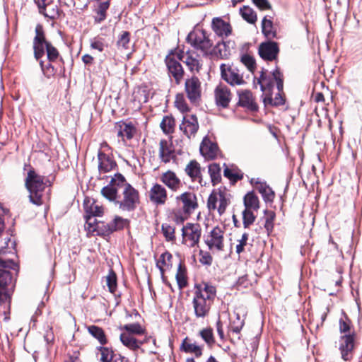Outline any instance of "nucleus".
Segmentation results:
<instances>
[{
	"instance_id": "nucleus-52",
	"label": "nucleus",
	"mask_w": 362,
	"mask_h": 362,
	"mask_svg": "<svg viewBox=\"0 0 362 362\" xmlns=\"http://www.w3.org/2000/svg\"><path fill=\"white\" fill-rule=\"evenodd\" d=\"M110 184L115 188H117V187H122L124 189L126 185L129 183L126 182L125 177L121 173H118L115 174L114 177H112Z\"/></svg>"
},
{
	"instance_id": "nucleus-49",
	"label": "nucleus",
	"mask_w": 362,
	"mask_h": 362,
	"mask_svg": "<svg viewBox=\"0 0 362 362\" xmlns=\"http://www.w3.org/2000/svg\"><path fill=\"white\" fill-rule=\"evenodd\" d=\"M256 216L252 211L248 209H245L243 211V224L245 228H249L255 221Z\"/></svg>"
},
{
	"instance_id": "nucleus-62",
	"label": "nucleus",
	"mask_w": 362,
	"mask_h": 362,
	"mask_svg": "<svg viewBox=\"0 0 362 362\" xmlns=\"http://www.w3.org/2000/svg\"><path fill=\"white\" fill-rule=\"evenodd\" d=\"M199 255L200 256L199 262L203 265L211 266L213 262V257L209 252L199 250Z\"/></svg>"
},
{
	"instance_id": "nucleus-51",
	"label": "nucleus",
	"mask_w": 362,
	"mask_h": 362,
	"mask_svg": "<svg viewBox=\"0 0 362 362\" xmlns=\"http://www.w3.org/2000/svg\"><path fill=\"white\" fill-rule=\"evenodd\" d=\"M185 272V269H182L181 264H180L176 274V280L180 289L185 287L187 284Z\"/></svg>"
},
{
	"instance_id": "nucleus-41",
	"label": "nucleus",
	"mask_w": 362,
	"mask_h": 362,
	"mask_svg": "<svg viewBox=\"0 0 362 362\" xmlns=\"http://www.w3.org/2000/svg\"><path fill=\"white\" fill-rule=\"evenodd\" d=\"M120 330H124L125 334H142L144 333V329L138 322L126 324L119 327Z\"/></svg>"
},
{
	"instance_id": "nucleus-22",
	"label": "nucleus",
	"mask_w": 362,
	"mask_h": 362,
	"mask_svg": "<svg viewBox=\"0 0 362 362\" xmlns=\"http://www.w3.org/2000/svg\"><path fill=\"white\" fill-rule=\"evenodd\" d=\"M211 28L214 32L220 37H228L232 32L230 23L224 21L220 17H216L212 19Z\"/></svg>"
},
{
	"instance_id": "nucleus-36",
	"label": "nucleus",
	"mask_w": 362,
	"mask_h": 362,
	"mask_svg": "<svg viewBox=\"0 0 362 362\" xmlns=\"http://www.w3.org/2000/svg\"><path fill=\"white\" fill-rule=\"evenodd\" d=\"M242 18L250 24H254L257 19L256 12L248 6H243L240 8Z\"/></svg>"
},
{
	"instance_id": "nucleus-50",
	"label": "nucleus",
	"mask_w": 362,
	"mask_h": 362,
	"mask_svg": "<svg viewBox=\"0 0 362 362\" xmlns=\"http://www.w3.org/2000/svg\"><path fill=\"white\" fill-rule=\"evenodd\" d=\"M95 232L97 235L101 236H108L113 233L110 223L105 224L103 222H100Z\"/></svg>"
},
{
	"instance_id": "nucleus-28",
	"label": "nucleus",
	"mask_w": 362,
	"mask_h": 362,
	"mask_svg": "<svg viewBox=\"0 0 362 362\" xmlns=\"http://www.w3.org/2000/svg\"><path fill=\"white\" fill-rule=\"evenodd\" d=\"M119 339L124 346L132 351L138 350L144 343L142 341L137 340L132 335L125 333L120 334Z\"/></svg>"
},
{
	"instance_id": "nucleus-24",
	"label": "nucleus",
	"mask_w": 362,
	"mask_h": 362,
	"mask_svg": "<svg viewBox=\"0 0 362 362\" xmlns=\"http://www.w3.org/2000/svg\"><path fill=\"white\" fill-rule=\"evenodd\" d=\"M185 173L192 181H198L202 185V178L201 175V168L199 163L195 160H191L185 169Z\"/></svg>"
},
{
	"instance_id": "nucleus-43",
	"label": "nucleus",
	"mask_w": 362,
	"mask_h": 362,
	"mask_svg": "<svg viewBox=\"0 0 362 362\" xmlns=\"http://www.w3.org/2000/svg\"><path fill=\"white\" fill-rule=\"evenodd\" d=\"M101 194L104 197L110 202H114L116 204V202L118 200L117 197V189L114 187L112 185L105 186L101 189Z\"/></svg>"
},
{
	"instance_id": "nucleus-20",
	"label": "nucleus",
	"mask_w": 362,
	"mask_h": 362,
	"mask_svg": "<svg viewBox=\"0 0 362 362\" xmlns=\"http://www.w3.org/2000/svg\"><path fill=\"white\" fill-rule=\"evenodd\" d=\"M150 200L156 205H163L167 200L165 188L160 184H155L149 191Z\"/></svg>"
},
{
	"instance_id": "nucleus-3",
	"label": "nucleus",
	"mask_w": 362,
	"mask_h": 362,
	"mask_svg": "<svg viewBox=\"0 0 362 362\" xmlns=\"http://www.w3.org/2000/svg\"><path fill=\"white\" fill-rule=\"evenodd\" d=\"M25 185L30 193V202L35 205L41 206L43 204L42 193L46 188L44 177L38 175L34 169H30L28 172Z\"/></svg>"
},
{
	"instance_id": "nucleus-9",
	"label": "nucleus",
	"mask_w": 362,
	"mask_h": 362,
	"mask_svg": "<svg viewBox=\"0 0 362 362\" xmlns=\"http://www.w3.org/2000/svg\"><path fill=\"white\" fill-rule=\"evenodd\" d=\"M202 235V229L198 223H187L182 228L183 243L189 241V246L192 247L197 245Z\"/></svg>"
},
{
	"instance_id": "nucleus-40",
	"label": "nucleus",
	"mask_w": 362,
	"mask_h": 362,
	"mask_svg": "<svg viewBox=\"0 0 362 362\" xmlns=\"http://www.w3.org/2000/svg\"><path fill=\"white\" fill-rule=\"evenodd\" d=\"M209 173L211 183L214 186L220 182L221 180V168L217 163H212L209 165Z\"/></svg>"
},
{
	"instance_id": "nucleus-55",
	"label": "nucleus",
	"mask_w": 362,
	"mask_h": 362,
	"mask_svg": "<svg viewBox=\"0 0 362 362\" xmlns=\"http://www.w3.org/2000/svg\"><path fill=\"white\" fill-rule=\"evenodd\" d=\"M173 256L169 252H165L160 255V259L157 262V267L161 273H163L164 272L163 267L168 265L170 262Z\"/></svg>"
},
{
	"instance_id": "nucleus-8",
	"label": "nucleus",
	"mask_w": 362,
	"mask_h": 362,
	"mask_svg": "<svg viewBox=\"0 0 362 362\" xmlns=\"http://www.w3.org/2000/svg\"><path fill=\"white\" fill-rule=\"evenodd\" d=\"M220 71L221 78L231 86L242 85L245 83L236 67L221 64Z\"/></svg>"
},
{
	"instance_id": "nucleus-1",
	"label": "nucleus",
	"mask_w": 362,
	"mask_h": 362,
	"mask_svg": "<svg viewBox=\"0 0 362 362\" xmlns=\"http://www.w3.org/2000/svg\"><path fill=\"white\" fill-rule=\"evenodd\" d=\"M7 269L18 272V265L12 259L0 258V305L6 302L10 303L11 296L15 287V281L11 273Z\"/></svg>"
},
{
	"instance_id": "nucleus-13",
	"label": "nucleus",
	"mask_w": 362,
	"mask_h": 362,
	"mask_svg": "<svg viewBox=\"0 0 362 362\" xmlns=\"http://www.w3.org/2000/svg\"><path fill=\"white\" fill-rule=\"evenodd\" d=\"M178 59L182 60L187 65L190 71L199 72L202 66V62L200 54H196L194 52L187 51L185 54L184 52L177 54Z\"/></svg>"
},
{
	"instance_id": "nucleus-37",
	"label": "nucleus",
	"mask_w": 362,
	"mask_h": 362,
	"mask_svg": "<svg viewBox=\"0 0 362 362\" xmlns=\"http://www.w3.org/2000/svg\"><path fill=\"white\" fill-rule=\"evenodd\" d=\"M97 350L98 351L97 354L100 355V361L101 362H112L117 355L112 349L107 347L98 346Z\"/></svg>"
},
{
	"instance_id": "nucleus-7",
	"label": "nucleus",
	"mask_w": 362,
	"mask_h": 362,
	"mask_svg": "<svg viewBox=\"0 0 362 362\" xmlns=\"http://www.w3.org/2000/svg\"><path fill=\"white\" fill-rule=\"evenodd\" d=\"M213 302L205 298L200 292H194L192 305L197 318H204L210 311Z\"/></svg>"
},
{
	"instance_id": "nucleus-27",
	"label": "nucleus",
	"mask_w": 362,
	"mask_h": 362,
	"mask_svg": "<svg viewBox=\"0 0 362 362\" xmlns=\"http://www.w3.org/2000/svg\"><path fill=\"white\" fill-rule=\"evenodd\" d=\"M159 156L162 161L167 163L174 157V149L172 145L165 140L160 141Z\"/></svg>"
},
{
	"instance_id": "nucleus-56",
	"label": "nucleus",
	"mask_w": 362,
	"mask_h": 362,
	"mask_svg": "<svg viewBox=\"0 0 362 362\" xmlns=\"http://www.w3.org/2000/svg\"><path fill=\"white\" fill-rule=\"evenodd\" d=\"M107 286L110 292L114 293L117 288V276L112 270H110L107 276Z\"/></svg>"
},
{
	"instance_id": "nucleus-33",
	"label": "nucleus",
	"mask_w": 362,
	"mask_h": 362,
	"mask_svg": "<svg viewBox=\"0 0 362 362\" xmlns=\"http://www.w3.org/2000/svg\"><path fill=\"white\" fill-rule=\"evenodd\" d=\"M83 207L86 215L91 216H101L103 214V209L102 206L95 204L94 202L90 204V200L86 199L83 202Z\"/></svg>"
},
{
	"instance_id": "nucleus-17",
	"label": "nucleus",
	"mask_w": 362,
	"mask_h": 362,
	"mask_svg": "<svg viewBox=\"0 0 362 362\" xmlns=\"http://www.w3.org/2000/svg\"><path fill=\"white\" fill-rule=\"evenodd\" d=\"M165 64L169 74L175 78L176 84H180L184 76V70L181 64L169 57H166Z\"/></svg>"
},
{
	"instance_id": "nucleus-34",
	"label": "nucleus",
	"mask_w": 362,
	"mask_h": 362,
	"mask_svg": "<svg viewBox=\"0 0 362 362\" xmlns=\"http://www.w3.org/2000/svg\"><path fill=\"white\" fill-rule=\"evenodd\" d=\"M89 334L96 339L100 344L104 345L107 342L105 332L103 329L96 325H90L87 327Z\"/></svg>"
},
{
	"instance_id": "nucleus-60",
	"label": "nucleus",
	"mask_w": 362,
	"mask_h": 362,
	"mask_svg": "<svg viewBox=\"0 0 362 362\" xmlns=\"http://www.w3.org/2000/svg\"><path fill=\"white\" fill-rule=\"evenodd\" d=\"M175 104L177 109L182 112H187L189 111V108L182 95H177L176 96Z\"/></svg>"
},
{
	"instance_id": "nucleus-63",
	"label": "nucleus",
	"mask_w": 362,
	"mask_h": 362,
	"mask_svg": "<svg viewBox=\"0 0 362 362\" xmlns=\"http://www.w3.org/2000/svg\"><path fill=\"white\" fill-rule=\"evenodd\" d=\"M280 92L281 91H279L276 94L274 99L272 98L271 93L269 94V96L264 100V103L266 102L267 100H268L269 103L273 106H279L284 105V99L283 98Z\"/></svg>"
},
{
	"instance_id": "nucleus-16",
	"label": "nucleus",
	"mask_w": 362,
	"mask_h": 362,
	"mask_svg": "<svg viewBox=\"0 0 362 362\" xmlns=\"http://www.w3.org/2000/svg\"><path fill=\"white\" fill-rule=\"evenodd\" d=\"M214 97L218 107L226 108L231 100L230 89L225 85L219 84L214 90Z\"/></svg>"
},
{
	"instance_id": "nucleus-29",
	"label": "nucleus",
	"mask_w": 362,
	"mask_h": 362,
	"mask_svg": "<svg viewBox=\"0 0 362 362\" xmlns=\"http://www.w3.org/2000/svg\"><path fill=\"white\" fill-rule=\"evenodd\" d=\"M180 350L185 353L194 354L197 358L202 355V346L196 343H191L187 337L182 341Z\"/></svg>"
},
{
	"instance_id": "nucleus-30",
	"label": "nucleus",
	"mask_w": 362,
	"mask_h": 362,
	"mask_svg": "<svg viewBox=\"0 0 362 362\" xmlns=\"http://www.w3.org/2000/svg\"><path fill=\"white\" fill-rule=\"evenodd\" d=\"M262 32L263 35L269 40L278 38L276 29L273 25V22L272 20L267 19V16L264 17L262 21Z\"/></svg>"
},
{
	"instance_id": "nucleus-38",
	"label": "nucleus",
	"mask_w": 362,
	"mask_h": 362,
	"mask_svg": "<svg viewBox=\"0 0 362 362\" xmlns=\"http://www.w3.org/2000/svg\"><path fill=\"white\" fill-rule=\"evenodd\" d=\"M223 175L233 182H236L243 178V173L237 167L233 168L226 167Z\"/></svg>"
},
{
	"instance_id": "nucleus-12",
	"label": "nucleus",
	"mask_w": 362,
	"mask_h": 362,
	"mask_svg": "<svg viewBox=\"0 0 362 362\" xmlns=\"http://www.w3.org/2000/svg\"><path fill=\"white\" fill-rule=\"evenodd\" d=\"M258 52L260 57L264 60H274L279 52L278 43L270 40L262 42L259 47Z\"/></svg>"
},
{
	"instance_id": "nucleus-31",
	"label": "nucleus",
	"mask_w": 362,
	"mask_h": 362,
	"mask_svg": "<svg viewBox=\"0 0 362 362\" xmlns=\"http://www.w3.org/2000/svg\"><path fill=\"white\" fill-rule=\"evenodd\" d=\"M256 188L262 194L263 199L266 202H272L274 199V192L267 185L266 182H256Z\"/></svg>"
},
{
	"instance_id": "nucleus-44",
	"label": "nucleus",
	"mask_w": 362,
	"mask_h": 362,
	"mask_svg": "<svg viewBox=\"0 0 362 362\" xmlns=\"http://www.w3.org/2000/svg\"><path fill=\"white\" fill-rule=\"evenodd\" d=\"M110 6V1H107L101 2L97 10V16H95L94 21L96 23H100L106 18V11Z\"/></svg>"
},
{
	"instance_id": "nucleus-57",
	"label": "nucleus",
	"mask_w": 362,
	"mask_h": 362,
	"mask_svg": "<svg viewBox=\"0 0 362 362\" xmlns=\"http://www.w3.org/2000/svg\"><path fill=\"white\" fill-rule=\"evenodd\" d=\"M128 223L127 219L120 216H116L112 221L110 222L113 232L122 230L125 224Z\"/></svg>"
},
{
	"instance_id": "nucleus-14",
	"label": "nucleus",
	"mask_w": 362,
	"mask_h": 362,
	"mask_svg": "<svg viewBox=\"0 0 362 362\" xmlns=\"http://www.w3.org/2000/svg\"><path fill=\"white\" fill-rule=\"evenodd\" d=\"M223 230L218 226L212 229L210 232L209 238L204 240V242L209 250H212L215 247L218 251L223 250Z\"/></svg>"
},
{
	"instance_id": "nucleus-45",
	"label": "nucleus",
	"mask_w": 362,
	"mask_h": 362,
	"mask_svg": "<svg viewBox=\"0 0 362 362\" xmlns=\"http://www.w3.org/2000/svg\"><path fill=\"white\" fill-rule=\"evenodd\" d=\"M215 52L222 59H228L230 52L226 42H218L214 48Z\"/></svg>"
},
{
	"instance_id": "nucleus-5",
	"label": "nucleus",
	"mask_w": 362,
	"mask_h": 362,
	"mask_svg": "<svg viewBox=\"0 0 362 362\" xmlns=\"http://www.w3.org/2000/svg\"><path fill=\"white\" fill-rule=\"evenodd\" d=\"M140 203L138 190L130 184H127L122 191V197L116 202V205L122 211H134Z\"/></svg>"
},
{
	"instance_id": "nucleus-15",
	"label": "nucleus",
	"mask_w": 362,
	"mask_h": 362,
	"mask_svg": "<svg viewBox=\"0 0 362 362\" xmlns=\"http://www.w3.org/2000/svg\"><path fill=\"white\" fill-rule=\"evenodd\" d=\"M176 199L182 202L185 214H190L198 208L197 196L194 192H185L177 196Z\"/></svg>"
},
{
	"instance_id": "nucleus-25",
	"label": "nucleus",
	"mask_w": 362,
	"mask_h": 362,
	"mask_svg": "<svg viewBox=\"0 0 362 362\" xmlns=\"http://www.w3.org/2000/svg\"><path fill=\"white\" fill-rule=\"evenodd\" d=\"M218 151V147L216 144L211 142L209 139H204L200 145L201 153L210 159H214Z\"/></svg>"
},
{
	"instance_id": "nucleus-4",
	"label": "nucleus",
	"mask_w": 362,
	"mask_h": 362,
	"mask_svg": "<svg viewBox=\"0 0 362 362\" xmlns=\"http://www.w3.org/2000/svg\"><path fill=\"white\" fill-rule=\"evenodd\" d=\"M267 71L262 69L259 78H257V83L260 86V90L262 92H268L270 94L275 81L278 91H282L284 88V77L283 74L279 68H276L272 73V76L267 75Z\"/></svg>"
},
{
	"instance_id": "nucleus-19",
	"label": "nucleus",
	"mask_w": 362,
	"mask_h": 362,
	"mask_svg": "<svg viewBox=\"0 0 362 362\" xmlns=\"http://www.w3.org/2000/svg\"><path fill=\"white\" fill-rule=\"evenodd\" d=\"M98 171L100 174L107 173L117 167L116 161L102 151L98 152Z\"/></svg>"
},
{
	"instance_id": "nucleus-10",
	"label": "nucleus",
	"mask_w": 362,
	"mask_h": 362,
	"mask_svg": "<svg viewBox=\"0 0 362 362\" xmlns=\"http://www.w3.org/2000/svg\"><path fill=\"white\" fill-rule=\"evenodd\" d=\"M355 334L354 332L342 335L339 340V349L341 358L349 361L352 357L354 348Z\"/></svg>"
},
{
	"instance_id": "nucleus-23",
	"label": "nucleus",
	"mask_w": 362,
	"mask_h": 362,
	"mask_svg": "<svg viewBox=\"0 0 362 362\" xmlns=\"http://www.w3.org/2000/svg\"><path fill=\"white\" fill-rule=\"evenodd\" d=\"M238 105L245 107L247 110L255 112L258 110L257 105L254 102L252 94L250 90H245L238 92Z\"/></svg>"
},
{
	"instance_id": "nucleus-53",
	"label": "nucleus",
	"mask_w": 362,
	"mask_h": 362,
	"mask_svg": "<svg viewBox=\"0 0 362 362\" xmlns=\"http://www.w3.org/2000/svg\"><path fill=\"white\" fill-rule=\"evenodd\" d=\"M161 230L167 241H173L175 239L174 227L169 224L163 223Z\"/></svg>"
},
{
	"instance_id": "nucleus-32",
	"label": "nucleus",
	"mask_w": 362,
	"mask_h": 362,
	"mask_svg": "<svg viewBox=\"0 0 362 362\" xmlns=\"http://www.w3.org/2000/svg\"><path fill=\"white\" fill-rule=\"evenodd\" d=\"M194 292H200L204 296V297L209 300L214 302V298L216 297V287L205 283L204 284V288H202L201 286H196Z\"/></svg>"
},
{
	"instance_id": "nucleus-47",
	"label": "nucleus",
	"mask_w": 362,
	"mask_h": 362,
	"mask_svg": "<svg viewBox=\"0 0 362 362\" xmlns=\"http://www.w3.org/2000/svg\"><path fill=\"white\" fill-rule=\"evenodd\" d=\"M130 42V33L128 31H122L118 36L117 41V47L118 49H127Z\"/></svg>"
},
{
	"instance_id": "nucleus-26",
	"label": "nucleus",
	"mask_w": 362,
	"mask_h": 362,
	"mask_svg": "<svg viewBox=\"0 0 362 362\" xmlns=\"http://www.w3.org/2000/svg\"><path fill=\"white\" fill-rule=\"evenodd\" d=\"M160 180L168 187L173 191H176L180 185V179L177 177L174 172L170 170L164 173L160 177Z\"/></svg>"
},
{
	"instance_id": "nucleus-48",
	"label": "nucleus",
	"mask_w": 362,
	"mask_h": 362,
	"mask_svg": "<svg viewBox=\"0 0 362 362\" xmlns=\"http://www.w3.org/2000/svg\"><path fill=\"white\" fill-rule=\"evenodd\" d=\"M264 228L268 234L272 232L274 228V221L275 219V213L273 211L264 210Z\"/></svg>"
},
{
	"instance_id": "nucleus-64",
	"label": "nucleus",
	"mask_w": 362,
	"mask_h": 362,
	"mask_svg": "<svg viewBox=\"0 0 362 362\" xmlns=\"http://www.w3.org/2000/svg\"><path fill=\"white\" fill-rule=\"evenodd\" d=\"M218 202L219 206L218 207V211L220 215L223 214L228 204V200L225 197V194L222 192H218Z\"/></svg>"
},
{
	"instance_id": "nucleus-59",
	"label": "nucleus",
	"mask_w": 362,
	"mask_h": 362,
	"mask_svg": "<svg viewBox=\"0 0 362 362\" xmlns=\"http://www.w3.org/2000/svg\"><path fill=\"white\" fill-rule=\"evenodd\" d=\"M339 323L341 333H344L345 334L351 333V321L346 315H344V318L339 320Z\"/></svg>"
},
{
	"instance_id": "nucleus-54",
	"label": "nucleus",
	"mask_w": 362,
	"mask_h": 362,
	"mask_svg": "<svg viewBox=\"0 0 362 362\" xmlns=\"http://www.w3.org/2000/svg\"><path fill=\"white\" fill-rule=\"evenodd\" d=\"M96 216H91L90 215H85L84 218L86 220L85 228L88 232H95L96 227L100 222L97 221Z\"/></svg>"
},
{
	"instance_id": "nucleus-2",
	"label": "nucleus",
	"mask_w": 362,
	"mask_h": 362,
	"mask_svg": "<svg viewBox=\"0 0 362 362\" xmlns=\"http://www.w3.org/2000/svg\"><path fill=\"white\" fill-rule=\"evenodd\" d=\"M35 36L33 39L34 57L40 60L47 52V57L49 62H55L59 56L57 49L52 43L46 40L45 34L42 25L37 24L35 27Z\"/></svg>"
},
{
	"instance_id": "nucleus-35",
	"label": "nucleus",
	"mask_w": 362,
	"mask_h": 362,
	"mask_svg": "<svg viewBox=\"0 0 362 362\" xmlns=\"http://www.w3.org/2000/svg\"><path fill=\"white\" fill-rule=\"evenodd\" d=\"M259 199L253 192H248L244 197V205L245 209L257 211V209L259 208Z\"/></svg>"
},
{
	"instance_id": "nucleus-11",
	"label": "nucleus",
	"mask_w": 362,
	"mask_h": 362,
	"mask_svg": "<svg viewBox=\"0 0 362 362\" xmlns=\"http://www.w3.org/2000/svg\"><path fill=\"white\" fill-rule=\"evenodd\" d=\"M185 89L187 98L192 103L199 101L201 98V82L197 76H192L185 81Z\"/></svg>"
},
{
	"instance_id": "nucleus-58",
	"label": "nucleus",
	"mask_w": 362,
	"mask_h": 362,
	"mask_svg": "<svg viewBox=\"0 0 362 362\" xmlns=\"http://www.w3.org/2000/svg\"><path fill=\"white\" fill-rule=\"evenodd\" d=\"M241 62L250 71L253 72L255 69V60L252 57L248 54H244L241 57Z\"/></svg>"
},
{
	"instance_id": "nucleus-39",
	"label": "nucleus",
	"mask_w": 362,
	"mask_h": 362,
	"mask_svg": "<svg viewBox=\"0 0 362 362\" xmlns=\"http://www.w3.org/2000/svg\"><path fill=\"white\" fill-rule=\"evenodd\" d=\"M175 126V119L171 116L163 117L160 127L165 134H172L174 132Z\"/></svg>"
},
{
	"instance_id": "nucleus-18",
	"label": "nucleus",
	"mask_w": 362,
	"mask_h": 362,
	"mask_svg": "<svg viewBox=\"0 0 362 362\" xmlns=\"http://www.w3.org/2000/svg\"><path fill=\"white\" fill-rule=\"evenodd\" d=\"M199 129L197 118L192 115L189 117H184L182 122L180 124V129L189 139L194 136Z\"/></svg>"
},
{
	"instance_id": "nucleus-61",
	"label": "nucleus",
	"mask_w": 362,
	"mask_h": 362,
	"mask_svg": "<svg viewBox=\"0 0 362 362\" xmlns=\"http://www.w3.org/2000/svg\"><path fill=\"white\" fill-rule=\"evenodd\" d=\"M40 66L43 74L49 77L54 74V68L52 65L51 62H49L47 64H45V62L42 60H40Z\"/></svg>"
},
{
	"instance_id": "nucleus-42",
	"label": "nucleus",
	"mask_w": 362,
	"mask_h": 362,
	"mask_svg": "<svg viewBox=\"0 0 362 362\" xmlns=\"http://www.w3.org/2000/svg\"><path fill=\"white\" fill-rule=\"evenodd\" d=\"M199 336L206 342L209 347H212L215 344V338L213 329L206 327L199 331Z\"/></svg>"
},
{
	"instance_id": "nucleus-46",
	"label": "nucleus",
	"mask_w": 362,
	"mask_h": 362,
	"mask_svg": "<svg viewBox=\"0 0 362 362\" xmlns=\"http://www.w3.org/2000/svg\"><path fill=\"white\" fill-rule=\"evenodd\" d=\"M40 13L46 18L54 20L59 17L60 10L59 9L58 6L54 4L52 1V4L47 7V10H45V12H41Z\"/></svg>"
},
{
	"instance_id": "nucleus-21",
	"label": "nucleus",
	"mask_w": 362,
	"mask_h": 362,
	"mask_svg": "<svg viewBox=\"0 0 362 362\" xmlns=\"http://www.w3.org/2000/svg\"><path fill=\"white\" fill-rule=\"evenodd\" d=\"M115 130L117 136L123 141L125 139H132L136 132V128L131 122L127 123L122 121L116 123Z\"/></svg>"
},
{
	"instance_id": "nucleus-6",
	"label": "nucleus",
	"mask_w": 362,
	"mask_h": 362,
	"mask_svg": "<svg viewBox=\"0 0 362 362\" xmlns=\"http://www.w3.org/2000/svg\"><path fill=\"white\" fill-rule=\"evenodd\" d=\"M187 41L196 50L199 51L202 56L207 57L210 54L212 42L204 30L190 32L187 37Z\"/></svg>"
}]
</instances>
